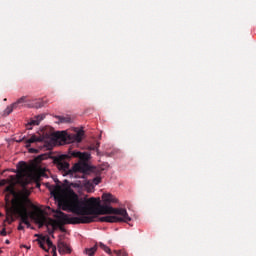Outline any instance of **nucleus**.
Returning a JSON list of instances; mask_svg holds the SVG:
<instances>
[{
  "mask_svg": "<svg viewBox=\"0 0 256 256\" xmlns=\"http://www.w3.org/2000/svg\"><path fill=\"white\" fill-rule=\"evenodd\" d=\"M116 256H129L125 250H114Z\"/></svg>",
  "mask_w": 256,
  "mask_h": 256,
  "instance_id": "15",
  "label": "nucleus"
},
{
  "mask_svg": "<svg viewBox=\"0 0 256 256\" xmlns=\"http://www.w3.org/2000/svg\"><path fill=\"white\" fill-rule=\"evenodd\" d=\"M27 103V96H22L20 99H18L16 102L11 104L10 106H7V108L4 110V115L7 117L8 115H11L13 113L14 109H20L23 107V104Z\"/></svg>",
  "mask_w": 256,
  "mask_h": 256,
  "instance_id": "6",
  "label": "nucleus"
},
{
  "mask_svg": "<svg viewBox=\"0 0 256 256\" xmlns=\"http://www.w3.org/2000/svg\"><path fill=\"white\" fill-rule=\"evenodd\" d=\"M83 130L78 131L76 134H67V132H56L50 135V140L53 143H59V145H65L67 143H81L83 141Z\"/></svg>",
  "mask_w": 256,
  "mask_h": 256,
  "instance_id": "4",
  "label": "nucleus"
},
{
  "mask_svg": "<svg viewBox=\"0 0 256 256\" xmlns=\"http://www.w3.org/2000/svg\"><path fill=\"white\" fill-rule=\"evenodd\" d=\"M5 183H6V181H5V180H2V181L0 182V185H5Z\"/></svg>",
  "mask_w": 256,
  "mask_h": 256,
  "instance_id": "22",
  "label": "nucleus"
},
{
  "mask_svg": "<svg viewBox=\"0 0 256 256\" xmlns=\"http://www.w3.org/2000/svg\"><path fill=\"white\" fill-rule=\"evenodd\" d=\"M99 247L102 249V251H105L108 255H113V252L111 251V248L109 246L105 245L103 242H99Z\"/></svg>",
  "mask_w": 256,
  "mask_h": 256,
  "instance_id": "12",
  "label": "nucleus"
},
{
  "mask_svg": "<svg viewBox=\"0 0 256 256\" xmlns=\"http://www.w3.org/2000/svg\"><path fill=\"white\" fill-rule=\"evenodd\" d=\"M38 239H36L39 247L49 253V249H52V256H57V246L53 244L51 238L43 235H36Z\"/></svg>",
  "mask_w": 256,
  "mask_h": 256,
  "instance_id": "5",
  "label": "nucleus"
},
{
  "mask_svg": "<svg viewBox=\"0 0 256 256\" xmlns=\"http://www.w3.org/2000/svg\"><path fill=\"white\" fill-rule=\"evenodd\" d=\"M4 191L14 197L11 200V206H6V220L9 221L11 219L10 221H13V217L17 215L20 217L21 223H24L27 227H31L29 219H32L38 225L39 229L44 225H51L47 222L45 212L31 202L28 194H17L15 185L13 184L8 185Z\"/></svg>",
  "mask_w": 256,
  "mask_h": 256,
  "instance_id": "2",
  "label": "nucleus"
},
{
  "mask_svg": "<svg viewBox=\"0 0 256 256\" xmlns=\"http://www.w3.org/2000/svg\"><path fill=\"white\" fill-rule=\"evenodd\" d=\"M21 247H24V249H31V246L22 245Z\"/></svg>",
  "mask_w": 256,
  "mask_h": 256,
  "instance_id": "21",
  "label": "nucleus"
},
{
  "mask_svg": "<svg viewBox=\"0 0 256 256\" xmlns=\"http://www.w3.org/2000/svg\"><path fill=\"white\" fill-rule=\"evenodd\" d=\"M22 141H25V138L18 140V143H21Z\"/></svg>",
  "mask_w": 256,
  "mask_h": 256,
  "instance_id": "23",
  "label": "nucleus"
},
{
  "mask_svg": "<svg viewBox=\"0 0 256 256\" xmlns=\"http://www.w3.org/2000/svg\"><path fill=\"white\" fill-rule=\"evenodd\" d=\"M23 229H25V226L20 223L18 226V231H23Z\"/></svg>",
  "mask_w": 256,
  "mask_h": 256,
  "instance_id": "18",
  "label": "nucleus"
},
{
  "mask_svg": "<svg viewBox=\"0 0 256 256\" xmlns=\"http://www.w3.org/2000/svg\"><path fill=\"white\" fill-rule=\"evenodd\" d=\"M93 183H94V185H99V183H101V177H95L93 179Z\"/></svg>",
  "mask_w": 256,
  "mask_h": 256,
  "instance_id": "16",
  "label": "nucleus"
},
{
  "mask_svg": "<svg viewBox=\"0 0 256 256\" xmlns=\"http://www.w3.org/2000/svg\"><path fill=\"white\" fill-rule=\"evenodd\" d=\"M29 153H37V149H35V148H30V149H29Z\"/></svg>",
  "mask_w": 256,
  "mask_h": 256,
  "instance_id": "19",
  "label": "nucleus"
},
{
  "mask_svg": "<svg viewBox=\"0 0 256 256\" xmlns=\"http://www.w3.org/2000/svg\"><path fill=\"white\" fill-rule=\"evenodd\" d=\"M5 201H6L7 204H9V195L5 196Z\"/></svg>",
  "mask_w": 256,
  "mask_h": 256,
  "instance_id": "20",
  "label": "nucleus"
},
{
  "mask_svg": "<svg viewBox=\"0 0 256 256\" xmlns=\"http://www.w3.org/2000/svg\"><path fill=\"white\" fill-rule=\"evenodd\" d=\"M6 245H9L11 242L9 240L5 241Z\"/></svg>",
  "mask_w": 256,
  "mask_h": 256,
  "instance_id": "24",
  "label": "nucleus"
},
{
  "mask_svg": "<svg viewBox=\"0 0 256 256\" xmlns=\"http://www.w3.org/2000/svg\"><path fill=\"white\" fill-rule=\"evenodd\" d=\"M91 159V154L88 152L69 151L68 154H62L53 157V163L62 175L69 177H78L77 173H85L91 170V166L87 161Z\"/></svg>",
  "mask_w": 256,
  "mask_h": 256,
  "instance_id": "3",
  "label": "nucleus"
},
{
  "mask_svg": "<svg viewBox=\"0 0 256 256\" xmlns=\"http://www.w3.org/2000/svg\"><path fill=\"white\" fill-rule=\"evenodd\" d=\"M0 217H1V213H0Z\"/></svg>",
  "mask_w": 256,
  "mask_h": 256,
  "instance_id": "27",
  "label": "nucleus"
},
{
  "mask_svg": "<svg viewBox=\"0 0 256 256\" xmlns=\"http://www.w3.org/2000/svg\"><path fill=\"white\" fill-rule=\"evenodd\" d=\"M100 145H101V143L96 142V143H94V144H91V145L89 146V149H90V151H99Z\"/></svg>",
  "mask_w": 256,
  "mask_h": 256,
  "instance_id": "14",
  "label": "nucleus"
},
{
  "mask_svg": "<svg viewBox=\"0 0 256 256\" xmlns=\"http://www.w3.org/2000/svg\"><path fill=\"white\" fill-rule=\"evenodd\" d=\"M59 123H71V117H63V116H58L57 117Z\"/></svg>",
  "mask_w": 256,
  "mask_h": 256,
  "instance_id": "13",
  "label": "nucleus"
},
{
  "mask_svg": "<svg viewBox=\"0 0 256 256\" xmlns=\"http://www.w3.org/2000/svg\"><path fill=\"white\" fill-rule=\"evenodd\" d=\"M61 231H65V229H63L62 227H60Z\"/></svg>",
  "mask_w": 256,
  "mask_h": 256,
  "instance_id": "25",
  "label": "nucleus"
},
{
  "mask_svg": "<svg viewBox=\"0 0 256 256\" xmlns=\"http://www.w3.org/2000/svg\"><path fill=\"white\" fill-rule=\"evenodd\" d=\"M43 119H45V114L35 116V118L30 120L26 125L27 129H33L32 127L35 125H39L43 121Z\"/></svg>",
  "mask_w": 256,
  "mask_h": 256,
  "instance_id": "10",
  "label": "nucleus"
},
{
  "mask_svg": "<svg viewBox=\"0 0 256 256\" xmlns=\"http://www.w3.org/2000/svg\"><path fill=\"white\" fill-rule=\"evenodd\" d=\"M51 195L62 205L63 209H68L74 215H78V217H69L62 211H57L54 214L57 220H49V225L53 228L50 233H54L55 229L61 227V225L95 223L99 215H108L98 218L100 223H129L131 221L127 209L101 205V198H80L71 188H67L64 192H61V186H56L52 190Z\"/></svg>",
  "mask_w": 256,
  "mask_h": 256,
  "instance_id": "1",
  "label": "nucleus"
},
{
  "mask_svg": "<svg viewBox=\"0 0 256 256\" xmlns=\"http://www.w3.org/2000/svg\"><path fill=\"white\" fill-rule=\"evenodd\" d=\"M42 141H45V138L42 136L32 135L29 139L25 140V147L26 149H29L31 147V143H42Z\"/></svg>",
  "mask_w": 256,
  "mask_h": 256,
  "instance_id": "9",
  "label": "nucleus"
},
{
  "mask_svg": "<svg viewBox=\"0 0 256 256\" xmlns=\"http://www.w3.org/2000/svg\"><path fill=\"white\" fill-rule=\"evenodd\" d=\"M41 159H45L43 156H40Z\"/></svg>",
  "mask_w": 256,
  "mask_h": 256,
  "instance_id": "26",
  "label": "nucleus"
},
{
  "mask_svg": "<svg viewBox=\"0 0 256 256\" xmlns=\"http://www.w3.org/2000/svg\"><path fill=\"white\" fill-rule=\"evenodd\" d=\"M0 235H2V237H5L7 235V230H5V228H3L0 232Z\"/></svg>",
  "mask_w": 256,
  "mask_h": 256,
  "instance_id": "17",
  "label": "nucleus"
},
{
  "mask_svg": "<svg viewBox=\"0 0 256 256\" xmlns=\"http://www.w3.org/2000/svg\"><path fill=\"white\" fill-rule=\"evenodd\" d=\"M102 201L104 204L101 205H108V207H111V203H119V200L111 193H104L102 195Z\"/></svg>",
  "mask_w": 256,
  "mask_h": 256,
  "instance_id": "7",
  "label": "nucleus"
},
{
  "mask_svg": "<svg viewBox=\"0 0 256 256\" xmlns=\"http://www.w3.org/2000/svg\"><path fill=\"white\" fill-rule=\"evenodd\" d=\"M58 251L60 255L70 254L71 253V246L67 243L63 242V240L58 241Z\"/></svg>",
  "mask_w": 256,
  "mask_h": 256,
  "instance_id": "8",
  "label": "nucleus"
},
{
  "mask_svg": "<svg viewBox=\"0 0 256 256\" xmlns=\"http://www.w3.org/2000/svg\"><path fill=\"white\" fill-rule=\"evenodd\" d=\"M98 247H99V244L96 242L92 248H85L84 250L85 255L95 256V253H97Z\"/></svg>",
  "mask_w": 256,
  "mask_h": 256,
  "instance_id": "11",
  "label": "nucleus"
}]
</instances>
